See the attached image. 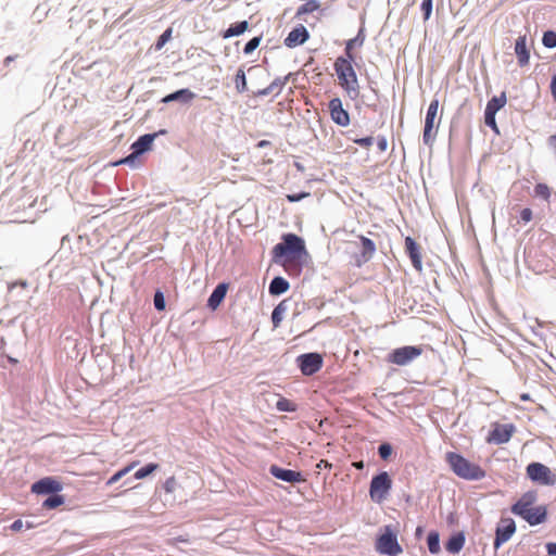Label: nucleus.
Returning <instances> with one entry per match:
<instances>
[{
	"label": "nucleus",
	"mask_w": 556,
	"mask_h": 556,
	"mask_svg": "<svg viewBox=\"0 0 556 556\" xmlns=\"http://www.w3.org/2000/svg\"><path fill=\"white\" fill-rule=\"evenodd\" d=\"M356 41L357 38L348 40L344 49V56H338L333 63V68L337 74L339 85L352 99H355L359 96L358 78L353 66V63L355 62L353 43Z\"/></svg>",
	"instance_id": "f257e3e1"
},
{
	"label": "nucleus",
	"mask_w": 556,
	"mask_h": 556,
	"mask_svg": "<svg viewBox=\"0 0 556 556\" xmlns=\"http://www.w3.org/2000/svg\"><path fill=\"white\" fill-rule=\"evenodd\" d=\"M536 500L538 493L535 491H528L520 496L511 506L510 510L514 515L526 520L530 526L543 523L547 518V509L544 505L533 507Z\"/></svg>",
	"instance_id": "f03ea898"
},
{
	"label": "nucleus",
	"mask_w": 556,
	"mask_h": 556,
	"mask_svg": "<svg viewBox=\"0 0 556 556\" xmlns=\"http://www.w3.org/2000/svg\"><path fill=\"white\" fill-rule=\"evenodd\" d=\"M282 240L281 243L274 247L273 254L275 260L285 257L283 267L289 270L292 261L300 257L305 251V245L303 239L294 233L285 235Z\"/></svg>",
	"instance_id": "7ed1b4c3"
},
{
	"label": "nucleus",
	"mask_w": 556,
	"mask_h": 556,
	"mask_svg": "<svg viewBox=\"0 0 556 556\" xmlns=\"http://www.w3.org/2000/svg\"><path fill=\"white\" fill-rule=\"evenodd\" d=\"M445 460L452 471L465 480H481L485 477V471L477 464L469 462L460 454L447 452Z\"/></svg>",
	"instance_id": "20e7f679"
},
{
	"label": "nucleus",
	"mask_w": 556,
	"mask_h": 556,
	"mask_svg": "<svg viewBox=\"0 0 556 556\" xmlns=\"http://www.w3.org/2000/svg\"><path fill=\"white\" fill-rule=\"evenodd\" d=\"M392 489V479L387 471H382L371 479L369 485V496L372 502L381 504L387 500Z\"/></svg>",
	"instance_id": "39448f33"
},
{
	"label": "nucleus",
	"mask_w": 556,
	"mask_h": 556,
	"mask_svg": "<svg viewBox=\"0 0 556 556\" xmlns=\"http://www.w3.org/2000/svg\"><path fill=\"white\" fill-rule=\"evenodd\" d=\"M376 549L380 554L395 556L402 553V547L397 542L396 534L391 526L383 528V533L376 541Z\"/></svg>",
	"instance_id": "423d86ee"
},
{
	"label": "nucleus",
	"mask_w": 556,
	"mask_h": 556,
	"mask_svg": "<svg viewBox=\"0 0 556 556\" xmlns=\"http://www.w3.org/2000/svg\"><path fill=\"white\" fill-rule=\"evenodd\" d=\"M424 353L421 346L406 345L393 350L387 356V362L397 366H406Z\"/></svg>",
	"instance_id": "0eeeda50"
},
{
	"label": "nucleus",
	"mask_w": 556,
	"mask_h": 556,
	"mask_svg": "<svg viewBox=\"0 0 556 556\" xmlns=\"http://www.w3.org/2000/svg\"><path fill=\"white\" fill-rule=\"evenodd\" d=\"M527 475L532 481L544 485L554 484L556 481V477L552 473L551 469L541 463L529 464L527 466Z\"/></svg>",
	"instance_id": "6e6552de"
},
{
	"label": "nucleus",
	"mask_w": 556,
	"mask_h": 556,
	"mask_svg": "<svg viewBox=\"0 0 556 556\" xmlns=\"http://www.w3.org/2000/svg\"><path fill=\"white\" fill-rule=\"evenodd\" d=\"M438 110H439V100L438 99L431 100V102L428 106V110H427V114H426L424 136H422L424 142L426 144H430L435 137L437 131L434 130V128H435V118L438 116Z\"/></svg>",
	"instance_id": "1a4fd4ad"
},
{
	"label": "nucleus",
	"mask_w": 556,
	"mask_h": 556,
	"mask_svg": "<svg viewBox=\"0 0 556 556\" xmlns=\"http://www.w3.org/2000/svg\"><path fill=\"white\" fill-rule=\"evenodd\" d=\"M516 428L513 424H498L494 422L492 425V430L490 431L486 442L494 444H504L507 443L513 434L515 433Z\"/></svg>",
	"instance_id": "9d476101"
},
{
	"label": "nucleus",
	"mask_w": 556,
	"mask_h": 556,
	"mask_svg": "<svg viewBox=\"0 0 556 556\" xmlns=\"http://www.w3.org/2000/svg\"><path fill=\"white\" fill-rule=\"evenodd\" d=\"M296 361L302 374L305 376L316 374L323 366V357L318 353L302 354Z\"/></svg>",
	"instance_id": "9b49d317"
},
{
	"label": "nucleus",
	"mask_w": 556,
	"mask_h": 556,
	"mask_svg": "<svg viewBox=\"0 0 556 556\" xmlns=\"http://www.w3.org/2000/svg\"><path fill=\"white\" fill-rule=\"evenodd\" d=\"M516 532V523L513 518H502L496 527L494 548L497 549L506 543Z\"/></svg>",
	"instance_id": "f8f14e48"
},
{
	"label": "nucleus",
	"mask_w": 556,
	"mask_h": 556,
	"mask_svg": "<svg viewBox=\"0 0 556 556\" xmlns=\"http://www.w3.org/2000/svg\"><path fill=\"white\" fill-rule=\"evenodd\" d=\"M331 119L339 126L345 127L350 124V114L343 109L342 101L340 98H333L328 104Z\"/></svg>",
	"instance_id": "ddd939ff"
},
{
	"label": "nucleus",
	"mask_w": 556,
	"mask_h": 556,
	"mask_svg": "<svg viewBox=\"0 0 556 556\" xmlns=\"http://www.w3.org/2000/svg\"><path fill=\"white\" fill-rule=\"evenodd\" d=\"M156 136L157 134H147L139 137L138 140L135 141L131 146L132 153L123 161H121V163H129L138 155L150 150Z\"/></svg>",
	"instance_id": "4468645a"
},
{
	"label": "nucleus",
	"mask_w": 556,
	"mask_h": 556,
	"mask_svg": "<svg viewBox=\"0 0 556 556\" xmlns=\"http://www.w3.org/2000/svg\"><path fill=\"white\" fill-rule=\"evenodd\" d=\"M405 251L408 254L413 267L418 271H422V256H421V247L412 238H405Z\"/></svg>",
	"instance_id": "2eb2a0df"
},
{
	"label": "nucleus",
	"mask_w": 556,
	"mask_h": 556,
	"mask_svg": "<svg viewBox=\"0 0 556 556\" xmlns=\"http://www.w3.org/2000/svg\"><path fill=\"white\" fill-rule=\"evenodd\" d=\"M62 483L54 478L47 477L31 485V492L36 494L56 493L62 490Z\"/></svg>",
	"instance_id": "dca6fc26"
},
{
	"label": "nucleus",
	"mask_w": 556,
	"mask_h": 556,
	"mask_svg": "<svg viewBox=\"0 0 556 556\" xmlns=\"http://www.w3.org/2000/svg\"><path fill=\"white\" fill-rule=\"evenodd\" d=\"M269 472L277 479L290 482V483H296V482H304L305 478L300 471H294L291 469H285L280 468L276 465L270 466Z\"/></svg>",
	"instance_id": "f3484780"
},
{
	"label": "nucleus",
	"mask_w": 556,
	"mask_h": 556,
	"mask_svg": "<svg viewBox=\"0 0 556 556\" xmlns=\"http://www.w3.org/2000/svg\"><path fill=\"white\" fill-rule=\"evenodd\" d=\"M309 37L307 29L304 26L293 28L285 39V45L288 48H294L304 43Z\"/></svg>",
	"instance_id": "a211bd4d"
},
{
	"label": "nucleus",
	"mask_w": 556,
	"mask_h": 556,
	"mask_svg": "<svg viewBox=\"0 0 556 556\" xmlns=\"http://www.w3.org/2000/svg\"><path fill=\"white\" fill-rule=\"evenodd\" d=\"M358 238L362 243V253L356 260V265L361 266L372 258L376 252V245L371 239L365 236H359Z\"/></svg>",
	"instance_id": "6ab92c4d"
},
{
	"label": "nucleus",
	"mask_w": 556,
	"mask_h": 556,
	"mask_svg": "<svg viewBox=\"0 0 556 556\" xmlns=\"http://www.w3.org/2000/svg\"><path fill=\"white\" fill-rule=\"evenodd\" d=\"M515 53L517 55L518 64L521 67H525L529 64L530 61V52L527 48V36H519L515 43Z\"/></svg>",
	"instance_id": "aec40b11"
},
{
	"label": "nucleus",
	"mask_w": 556,
	"mask_h": 556,
	"mask_svg": "<svg viewBox=\"0 0 556 556\" xmlns=\"http://www.w3.org/2000/svg\"><path fill=\"white\" fill-rule=\"evenodd\" d=\"M226 292H227V285L219 283L214 289V291L211 293V295L208 298V301H207L208 307H211L212 309L217 308L219 306V304L222 303V301L224 300Z\"/></svg>",
	"instance_id": "412c9836"
},
{
	"label": "nucleus",
	"mask_w": 556,
	"mask_h": 556,
	"mask_svg": "<svg viewBox=\"0 0 556 556\" xmlns=\"http://www.w3.org/2000/svg\"><path fill=\"white\" fill-rule=\"evenodd\" d=\"M465 544V535L463 532H458L452 535L448 541L445 543V548L451 554L459 553Z\"/></svg>",
	"instance_id": "4be33fe9"
},
{
	"label": "nucleus",
	"mask_w": 556,
	"mask_h": 556,
	"mask_svg": "<svg viewBox=\"0 0 556 556\" xmlns=\"http://www.w3.org/2000/svg\"><path fill=\"white\" fill-rule=\"evenodd\" d=\"M289 282L282 277H275L269 285L271 295H280L289 290Z\"/></svg>",
	"instance_id": "5701e85b"
},
{
	"label": "nucleus",
	"mask_w": 556,
	"mask_h": 556,
	"mask_svg": "<svg viewBox=\"0 0 556 556\" xmlns=\"http://www.w3.org/2000/svg\"><path fill=\"white\" fill-rule=\"evenodd\" d=\"M507 103V97L505 92H502L498 97H493L486 103L485 111L496 114Z\"/></svg>",
	"instance_id": "b1692460"
},
{
	"label": "nucleus",
	"mask_w": 556,
	"mask_h": 556,
	"mask_svg": "<svg viewBox=\"0 0 556 556\" xmlns=\"http://www.w3.org/2000/svg\"><path fill=\"white\" fill-rule=\"evenodd\" d=\"M248 28H249V23L247 21L231 24L230 27L223 33V38L228 39L230 37L240 36Z\"/></svg>",
	"instance_id": "393cba45"
},
{
	"label": "nucleus",
	"mask_w": 556,
	"mask_h": 556,
	"mask_svg": "<svg viewBox=\"0 0 556 556\" xmlns=\"http://www.w3.org/2000/svg\"><path fill=\"white\" fill-rule=\"evenodd\" d=\"M194 97H195V94L191 90H189V89H180V90H177V91L166 96L163 99V102L168 103V102L176 101V100H179V99H182L185 101H190Z\"/></svg>",
	"instance_id": "a878e982"
},
{
	"label": "nucleus",
	"mask_w": 556,
	"mask_h": 556,
	"mask_svg": "<svg viewBox=\"0 0 556 556\" xmlns=\"http://www.w3.org/2000/svg\"><path fill=\"white\" fill-rule=\"evenodd\" d=\"M287 81V77L286 78H276L268 87H266L265 89L261 90L258 93L262 94V96H267V94H270V93H280L282 87L285 86Z\"/></svg>",
	"instance_id": "bb28decb"
},
{
	"label": "nucleus",
	"mask_w": 556,
	"mask_h": 556,
	"mask_svg": "<svg viewBox=\"0 0 556 556\" xmlns=\"http://www.w3.org/2000/svg\"><path fill=\"white\" fill-rule=\"evenodd\" d=\"M320 3L316 0H307L305 3H303L301 7H299L296 11V16L300 17L304 14L313 13L317 10H319Z\"/></svg>",
	"instance_id": "cd10ccee"
},
{
	"label": "nucleus",
	"mask_w": 556,
	"mask_h": 556,
	"mask_svg": "<svg viewBox=\"0 0 556 556\" xmlns=\"http://www.w3.org/2000/svg\"><path fill=\"white\" fill-rule=\"evenodd\" d=\"M427 544L431 554H438L440 552V536L439 533L432 531L428 534Z\"/></svg>",
	"instance_id": "c85d7f7f"
},
{
	"label": "nucleus",
	"mask_w": 556,
	"mask_h": 556,
	"mask_svg": "<svg viewBox=\"0 0 556 556\" xmlns=\"http://www.w3.org/2000/svg\"><path fill=\"white\" fill-rule=\"evenodd\" d=\"M287 307L285 305V301L280 302L273 311L271 313V321H273V326L274 328H277L279 327L281 320H282V315L283 313L286 312Z\"/></svg>",
	"instance_id": "c756f323"
},
{
	"label": "nucleus",
	"mask_w": 556,
	"mask_h": 556,
	"mask_svg": "<svg viewBox=\"0 0 556 556\" xmlns=\"http://www.w3.org/2000/svg\"><path fill=\"white\" fill-rule=\"evenodd\" d=\"M276 408L279 410V412H295L296 410V404L293 403L292 401L286 399V397H281L277 401L276 403Z\"/></svg>",
	"instance_id": "7c9ffc66"
},
{
	"label": "nucleus",
	"mask_w": 556,
	"mask_h": 556,
	"mask_svg": "<svg viewBox=\"0 0 556 556\" xmlns=\"http://www.w3.org/2000/svg\"><path fill=\"white\" fill-rule=\"evenodd\" d=\"M157 468H159L157 464L150 463V464L146 465L144 467L138 469L135 472V478L138 480L144 479L146 477H148L149 475L154 472Z\"/></svg>",
	"instance_id": "2f4dec72"
},
{
	"label": "nucleus",
	"mask_w": 556,
	"mask_h": 556,
	"mask_svg": "<svg viewBox=\"0 0 556 556\" xmlns=\"http://www.w3.org/2000/svg\"><path fill=\"white\" fill-rule=\"evenodd\" d=\"M63 503L64 497L62 495H52L42 503V507L46 509H53L61 506Z\"/></svg>",
	"instance_id": "473e14b6"
},
{
	"label": "nucleus",
	"mask_w": 556,
	"mask_h": 556,
	"mask_svg": "<svg viewBox=\"0 0 556 556\" xmlns=\"http://www.w3.org/2000/svg\"><path fill=\"white\" fill-rule=\"evenodd\" d=\"M236 89L238 92H244L247 90V78L243 70H239L235 77Z\"/></svg>",
	"instance_id": "72a5a7b5"
},
{
	"label": "nucleus",
	"mask_w": 556,
	"mask_h": 556,
	"mask_svg": "<svg viewBox=\"0 0 556 556\" xmlns=\"http://www.w3.org/2000/svg\"><path fill=\"white\" fill-rule=\"evenodd\" d=\"M173 28L168 27L156 40L154 49L160 51L172 39Z\"/></svg>",
	"instance_id": "f704fd0d"
},
{
	"label": "nucleus",
	"mask_w": 556,
	"mask_h": 556,
	"mask_svg": "<svg viewBox=\"0 0 556 556\" xmlns=\"http://www.w3.org/2000/svg\"><path fill=\"white\" fill-rule=\"evenodd\" d=\"M534 195L544 200H548L551 197V189L546 184H538L534 187Z\"/></svg>",
	"instance_id": "c9c22d12"
},
{
	"label": "nucleus",
	"mask_w": 556,
	"mask_h": 556,
	"mask_svg": "<svg viewBox=\"0 0 556 556\" xmlns=\"http://www.w3.org/2000/svg\"><path fill=\"white\" fill-rule=\"evenodd\" d=\"M542 43L546 48H555L556 47V33L553 30H547L543 34Z\"/></svg>",
	"instance_id": "e433bc0d"
},
{
	"label": "nucleus",
	"mask_w": 556,
	"mask_h": 556,
	"mask_svg": "<svg viewBox=\"0 0 556 556\" xmlns=\"http://www.w3.org/2000/svg\"><path fill=\"white\" fill-rule=\"evenodd\" d=\"M495 115L494 113H491V112H488L485 111L484 112V123L486 126L491 127L496 134H498V127H497V124H496V121H495Z\"/></svg>",
	"instance_id": "4c0bfd02"
},
{
	"label": "nucleus",
	"mask_w": 556,
	"mask_h": 556,
	"mask_svg": "<svg viewBox=\"0 0 556 556\" xmlns=\"http://www.w3.org/2000/svg\"><path fill=\"white\" fill-rule=\"evenodd\" d=\"M130 471V467H124L117 472H115L106 482L108 485H112L116 483L119 479L126 476Z\"/></svg>",
	"instance_id": "58836bf2"
},
{
	"label": "nucleus",
	"mask_w": 556,
	"mask_h": 556,
	"mask_svg": "<svg viewBox=\"0 0 556 556\" xmlns=\"http://www.w3.org/2000/svg\"><path fill=\"white\" fill-rule=\"evenodd\" d=\"M432 3L433 0H424L421 2V11L424 12V21H428L432 13Z\"/></svg>",
	"instance_id": "ea45409f"
},
{
	"label": "nucleus",
	"mask_w": 556,
	"mask_h": 556,
	"mask_svg": "<svg viewBox=\"0 0 556 556\" xmlns=\"http://www.w3.org/2000/svg\"><path fill=\"white\" fill-rule=\"evenodd\" d=\"M261 43V37H254L247 42L244 46L243 52L245 54L252 53Z\"/></svg>",
	"instance_id": "a19ab883"
},
{
	"label": "nucleus",
	"mask_w": 556,
	"mask_h": 556,
	"mask_svg": "<svg viewBox=\"0 0 556 556\" xmlns=\"http://www.w3.org/2000/svg\"><path fill=\"white\" fill-rule=\"evenodd\" d=\"M154 306L157 311L165 309V299L161 291H156L154 294Z\"/></svg>",
	"instance_id": "79ce46f5"
},
{
	"label": "nucleus",
	"mask_w": 556,
	"mask_h": 556,
	"mask_svg": "<svg viewBox=\"0 0 556 556\" xmlns=\"http://www.w3.org/2000/svg\"><path fill=\"white\" fill-rule=\"evenodd\" d=\"M378 453H379V456L382 458V459H388L390 457V455L392 454V447L390 444L388 443H383L379 446L378 448Z\"/></svg>",
	"instance_id": "37998d69"
},
{
	"label": "nucleus",
	"mask_w": 556,
	"mask_h": 556,
	"mask_svg": "<svg viewBox=\"0 0 556 556\" xmlns=\"http://www.w3.org/2000/svg\"><path fill=\"white\" fill-rule=\"evenodd\" d=\"M353 142L363 148L368 149L372 146L374 139H372V137H365V138L353 139Z\"/></svg>",
	"instance_id": "c03bdc74"
},
{
	"label": "nucleus",
	"mask_w": 556,
	"mask_h": 556,
	"mask_svg": "<svg viewBox=\"0 0 556 556\" xmlns=\"http://www.w3.org/2000/svg\"><path fill=\"white\" fill-rule=\"evenodd\" d=\"M520 218H521V220H522L525 224H527V223L531 222V220H532V218H533V213H532L531 208L526 207V208L521 210V212H520Z\"/></svg>",
	"instance_id": "a18cd8bd"
},
{
	"label": "nucleus",
	"mask_w": 556,
	"mask_h": 556,
	"mask_svg": "<svg viewBox=\"0 0 556 556\" xmlns=\"http://www.w3.org/2000/svg\"><path fill=\"white\" fill-rule=\"evenodd\" d=\"M176 480L175 477H169L164 483V490L167 493H172L175 490Z\"/></svg>",
	"instance_id": "49530a36"
},
{
	"label": "nucleus",
	"mask_w": 556,
	"mask_h": 556,
	"mask_svg": "<svg viewBox=\"0 0 556 556\" xmlns=\"http://www.w3.org/2000/svg\"><path fill=\"white\" fill-rule=\"evenodd\" d=\"M309 193L307 192H302V193H296V194H288L287 195V199L289 202H298L306 197H308Z\"/></svg>",
	"instance_id": "de8ad7c7"
},
{
	"label": "nucleus",
	"mask_w": 556,
	"mask_h": 556,
	"mask_svg": "<svg viewBox=\"0 0 556 556\" xmlns=\"http://www.w3.org/2000/svg\"><path fill=\"white\" fill-rule=\"evenodd\" d=\"M377 146H378V149L381 151V152H384L388 148V141H387V138L383 137V136H380L378 137V140H377Z\"/></svg>",
	"instance_id": "09e8293b"
},
{
	"label": "nucleus",
	"mask_w": 556,
	"mask_h": 556,
	"mask_svg": "<svg viewBox=\"0 0 556 556\" xmlns=\"http://www.w3.org/2000/svg\"><path fill=\"white\" fill-rule=\"evenodd\" d=\"M23 527H24V523H23V521H22L21 519L15 520V521L10 526L11 530H12V531H15V532L21 531V530L23 529Z\"/></svg>",
	"instance_id": "8fccbe9b"
},
{
	"label": "nucleus",
	"mask_w": 556,
	"mask_h": 556,
	"mask_svg": "<svg viewBox=\"0 0 556 556\" xmlns=\"http://www.w3.org/2000/svg\"><path fill=\"white\" fill-rule=\"evenodd\" d=\"M547 554L549 556H556V543L549 542L546 544Z\"/></svg>",
	"instance_id": "3c124183"
},
{
	"label": "nucleus",
	"mask_w": 556,
	"mask_h": 556,
	"mask_svg": "<svg viewBox=\"0 0 556 556\" xmlns=\"http://www.w3.org/2000/svg\"><path fill=\"white\" fill-rule=\"evenodd\" d=\"M331 467L332 465L326 459H320L319 463L316 465L317 469H331Z\"/></svg>",
	"instance_id": "603ef678"
},
{
	"label": "nucleus",
	"mask_w": 556,
	"mask_h": 556,
	"mask_svg": "<svg viewBox=\"0 0 556 556\" xmlns=\"http://www.w3.org/2000/svg\"><path fill=\"white\" fill-rule=\"evenodd\" d=\"M551 93H552V97H553L554 101L556 102V74L552 78Z\"/></svg>",
	"instance_id": "864d4df0"
},
{
	"label": "nucleus",
	"mask_w": 556,
	"mask_h": 556,
	"mask_svg": "<svg viewBox=\"0 0 556 556\" xmlns=\"http://www.w3.org/2000/svg\"><path fill=\"white\" fill-rule=\"evenodd\" d=\"M352 466L355 467L356 469H363L364 468V462L363 460L354 462L352 464Z\"/></svg>",
	"instance_id": "5fc2aeb1"
},
{
	"label": "nucleus",
	"mask_w": 556,
	"mask_h": 556,
	"mask_svg": "<svg viewBox=\"0 0 556 556\" xmlns=\"http://www.w3.org/2000/svg\"><path fill=\"white\" fill-rule=\"evenodd\" d=\"M356 38H357V41L353 43V48H354V47H356V43H357L358 46H362V45H363V42H364V39H363V38H362V39H359V35H358Z\"/></svg>",
	"instance_id": "6e6d98bb"
},
{
	"label": "nucleus",
	"mask_w": 556,
	"mask_h": 556,
	"mask_svg": "<svg viewBox=\"0 0 556 556\" xmlns=\"http://www.w3.org/2000/svg\"><path fill=\"white\" fill-rule=\"evenodd\" d=\"M138 465V462L135 460V462H131L129 465H127L126 467H130V470H132L134 468H136V466Z\"/></svg>",
	"instance_id": "4d7b16f0"
},
{
	"label": "nucleus",
	"mask_w": 556,
	"mask_h": 556,
	"mask_svg": "<svg viewBox=\"0 0 556 556\" xmlns=\"http://www.w3.org/2000/svg\"><path fill=\"white\" fill-rule=\"evenodd\" d=\"M266 143H267L266 141H261L258 146L264 147Z\"/></svg>",
	"instance_id": "13d9d810"
},
{
	"label": "nucleus",
	"mask_w": 556,
	"mask_h": 556,
	"mask_svg": "<svg viewBox=\"0 0 556 556\" xmlns=\"http://www.w3.org/2000/svg\"><path fill=\"white\" fill-rule=\"evenodd\" d=\"M33 528V525L31 523H27V529H30Z\"/></svg>",
	"instance_id": "bf43d9fd"
},
{
	"label": "nucleus",
	"mask_w": 556,
	"mask_h": 556,
	"mask_svg": "<svg viewBox=\"0 0 556 556\" xmlns=\"http://www.w3.org/2000/svg\"><path fill=\"white\" fill-rule=\"evenodd\" d=\"M521 399H522V400H527V399H528V396H527V395H522V396H521Z\"/></svg>",
	"instance_id": "052dcab7"
}]
</instances>
